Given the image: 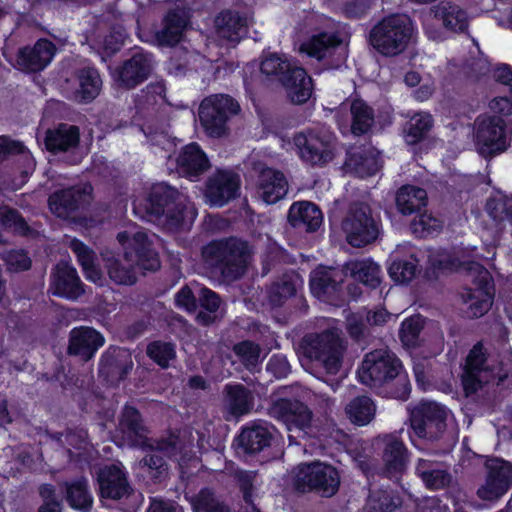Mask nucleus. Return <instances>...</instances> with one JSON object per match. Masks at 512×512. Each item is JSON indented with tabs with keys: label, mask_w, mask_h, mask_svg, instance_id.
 <instances>
[{
	"label": "nucleus",
	"mask_w": 512,
	"mask_h": 512,
	"mask_svg": "<svg viewBox=\"0 0 512 512\" xmlns=\"http://www.w3.org/2000/svg\"><path fill=\"white\" fill-rule=\"evenodd\" d=\"M156 443H148L138 446L145 452L139 460V467L144 470L154 482H162L168 476V463L166 459H172L184 449V441L178 431H169L158 438Z\"/></svg>",
	"instance_id": "8"
},
{
	"label": "nucleus",
	"mask_w": 512,
	"mask_h": 512,
	"mask_svg": "<svg viewBox=\"0 0 512 512\" xmlns=\"http://www.w3.org/2000/svg\"><path fill=\"white\" fill-rule=\"evenodd\" d=\"M222 394L223 412L227 421L250 413L254 407L253 392L242 384H227Z\"/></svg>",
	"instance_id": "27"
},
{
	"label": "nucleus",
	"mask_w": 512,
	"mask_h": 512,
	"mask_svg": "<svg viewBox=\"0 0 512 512\" xmlns=\"http://www.w3.org/2000/svg\"><path fill=\"white\" fill-rule=\"evenodd\" d=\"M51 278V289L56 295L74 300L85 291L76 269L66 262L56 265Z\"/></svg>",
	"instance_id": "32"
},
{
	"label": "nucleus",
	"mask_w": 512,
	"mask_h": 512,
	"mask_svg": "<svg viewBox=\"0 0 512 512\" xmlns=\"http://www.w3.org/2000/svg\"><path fill=\"white\" fill-rule=\"evenodd\" d=\"M433 127L432 116L428 113H417L404 126L405 140L414 145L427 137Z\"/></svg>",
	"instance_id": "50"
},
{
	"label": "nucleus",
	"mask_w": 512,
	"mask_h": 512,
	"mask_svg": "<svg viewBox=\"0 0 512 512\" xmlns=\"http://www.w3.org/2000/svg\"><path fill=\"white\" fill-rule=\"evenodd\" d=\"M344 270L346 277L349 275L371 289L377 288L382 282L381 268L371 259L349 261L344 265Z\"/></svg>",
	"instance_id": "43"
},
{
	"label": "nucleus",
	"mask_w": 512,
	"mask_h": 512,
	"mask_svg": "<svg viewBox=\"0 0 512 512\" xmlns=\"http://www.w3.org/2000/svg\"><path fill=\"white\" fill-rule=\"evenodd\" d=\"M133 365L132 355L128 349L110 346L101 356L99 375L111 385H117L126 379Z\"/></svg>",
	"instance_id": "22"
},
{
	"label": "nucleus",
	"mask_w": 512,
	"mask_h": 512,
	"mask_svg": "<svg viewBox=\"0 0 512 512\" xmlns=\"http://www.w3.org/2000/svg\"><path fill=\"white\" fill-rule=\"evenodd\" d=\"M97 481L103 498L118 500L128 496L132 491L126 473L121 467L114 464L100 469Z\"/></svg>",
	"instance_id": "30"
},
{
	"label": "nucleus",
	"mask_w": 512,
	"mask_h": 512,
	"mask_svg": "<svg viewBox=\"0 0 512 512\" xmlns=\"http://www.w3.org/2000/svg\"><path fill=\"white\" fill-rule=\"evenodd\" d=\"M423 324L424 321L420 316L410 317L402 323L399 336L405 346L415 347L418 345Z\"/></svg>",
	"instance_id": "59"
},
{
	"label": "nucleus",
	"mask_w": 512,
	"mask_h": 512,
	"mask_svg": "<svg viewBox=\"0 0 512 512\" xmlns=\"http://www.w3.org/2000/svg\"><path fill=\"white\" fill-rule=\"evenodd\" d=\"M55 44L41 38L34 45H27L18 49L14 66L25 73H37L44 70L55 56Z\"/></svg>",
	"instance_id": "21"
},
{
	"label": "nucleus",
	"mask_w": 512,
	"mask_h": 512,
	"mask_svg": "<svg viewBox=\"0 0 512 512\" xmlns=\"http://www.w3.org/2000/svg\"><path fill=\"white\" fill-rule=\"evenodd\" d=\"M493 376L487 349L478 342L469 351L462 374V385L466 396L475 394L484 384L489 383Z\"/></svg>",
	"instance_id": "17"
},
{
	"label": "nucleus",
	"mask_w": 512,
	"mask_h": 512,
	"mask_svg": "<svg viewBox=\"0 0 512 512\" xmlns=\"http://www.w3.org/2000/svg\"><path fill=\"white\" fill-rule=\"evenodd\" d=\"M375 411L374 402L367 396L354 398L346 407L349 419L358 425L368 424L374 418Z\"/></svg>",
	"instance_id": "53"
},
{
	"label": "nucleus",
	"mask_w": 512,
	"mask_h": 512,
	"mask_svg": "<svg viewBox=\"0 0 512 512\" xmlns=\"http://www.w3.org/2000/svg\"><path fill=\"white\" fill-rule=\"evenodd\" d=\"M146 353L162 368L169 366V361L176 357L175 346L170 342L153 341L148 344Z\"/></svg>",
	"instance_id": "58"
},
{
	"label": "nucleus",
	"mask_w": 512,
	"mask_h": 512,
	"mask_svg": "<svg viewBox=\"0 0 512 512\" xmlns=\"http://www.w3.org/2000/svg\"><path fill=\"white\" fill-rule=\"evenodd\" d=\"M301 282L298 274H284L270 286L268 291L269 304L272 307L283 306L288 299L296 295Z\"/></svg>",
	"instance_id": "48"
},
{
	"label": "nucleus",
	"mask_w": 512,
	"mask_h": 512,
	"mask_svg": "<svg viewBox=\"0 0 512 512\" xmlns=\"http://www.w3.org/2000/svg\"><path fill=\"white\" fill-rule=\"evenodd\" d=\"M358 376L364 385L379 389L385 396L406 400L410 394V382L402 362L389 350L376 349L366 354Z\"/></svg>",
	"instance_id": "1"
},
{
	"label": "nucleus",
	"mask_w": 512,
	"mask_h": 512,
	"mask_svg": "<svg viewBox=\"0 0 512 512\" xmlns=\"http://www.w3.org/2000/svg\"><path fill=\"white\" fill-rule=\"evenodd\" d=\"M474 288H465L460 293L461 311L468 319L485 315L491 308L494 285L489 271L477 262H467L462 267Z\"/></svg>",
	"instance_id": "6"
},
{
	"label": "nucleus",
	"mask_w": 512,
	"mask_h": 512,
	"mask_svg": "<svg viewBox=\"0 0 512 512\" xmlns=\"http://www.w3.org/2000/svg\"><path fill=\"white\" fill-rule=\"evenodd\" d=\"M240 111V106L231 96L215 94L206 97L199 107V120L209 137L221 138L228 134L229 119Z\"/></svg>",
	"instance_id": "11"
},
{
	"label": "nucleus",
	"mask_w": 512,
	"mask_h": 512,
	"mask_svg": "<svg viewBox=\"0 0 512 512\" xmlns=\"http://www.w3.org/2000/svg\"><path fill=\"white\" fill-rule=\"evenodd\" d=\"M79 143V128L61 123L57 128L48 130L45 137L46 148L53 152H65Z\"/></svg>",
	"instance_id": "44"
},
{
	"label": "nucleus",
	"mask_w": 512,
	"mask_h": 512,
	"mask_svg": "<svg viewBox=\"0 0 512 512\" xmlns=\"http://www.w3.org/2000/svg\"><path fill=\"white\" fill-rule=\"evenodd\" d=\"M21 157L27 168L34 166L33 157L29 149L22 141L13 139L8 135L0 136V163L10 160L14 157Z\"/></svg>",
	"instance_id": "52"
},
{
	"label": "nucleus",
	"mask_w": 512,
	"mask_h": 512,
	"mask_svg": "<svg viewBox=\"0 0 512 512\" xmlns=\"http://www.w3.org/2000/svg\"><path fill=\"white\" fill-rule=\"evenodd\" d=\"M240 180L237 174L219 171L206 183L205 196L213 206H223L237 196Z\"/></svg>",
	"instance_id": "26"
},
{
	"label": "nucleus",
	"mask_w": 512,
	"mask_h": 512,
	"mask_svg": "<svg viewBox=\"0 0 512 512\" xmlns=\"http://www.w3.org/2000/svg\"><path fill=\"white\" fill-rule=\"evenodd\" d=\"M193 512H232L230 506L215 490L204 487L197 493L185 495Z\"/></svg>",
	"instance_id": "45"
},
{
	"label": "nucleus",
	"mask_w": 512,
	"mask_h": 512,
	"mask_svg": "<svg viewBox=\"0 0 512 512\" xmlns=\"http://www.w3.org/2000/svg\"><path fill=\"white\" fill-rule=\"evenodd\" d=\"M346 273L342 268L318 266L310 274L312 294L321 301L338 305L341 301L342 285Z\"/></svg>",
	"instance_id": "19"
},
{
	"label": "nucleus",
	"mask_w": 512,
	"mask_h": 512,
	"mask_svg": "<svg viewBox=\"0 0 512 512\" xmlns=\"http://www.w3.org/2000/svg\"><path fill=\"white\" fill-rule=\"evenodd\" d=\"M210 166L205 152L196 143L186 145L177 158L179 175L191 181H198Z\"/></svg>",
	"instance_id": "31"
},
{
	"label": "nucleus",
	"mask_w": 512,
	"mask_h": 512,
	"mask_svg": "<svg viewBox=\"0 0 512 512\" xmlns=\"http://www.w3.org/2000/svg\"><path fill=\"white\" fill-rule=\"evenodd\" d=\"M105 343L104 336L92 327L80 326L69 332L67 354L90 361Z\"/></svg>",
	"instance_id": "23"
},
{
	"label": "nucleus",
	"mask_w": 512,
	"mask_h": 512,
	"mask_svg": "<svg viewBox=\"0 0 512 512\" xmlns=\"http://www.w3.org/2000/svg\"><path fill=\"white\" fill-rule=\"evenodd\" d=\"M119 429L132 447L156 443L154 437L148 436L149 428L135 407L126 405L123 408L119 419Z\"/></svg>",
	"instance_id": "29"
},
{
	"label": "nucleus",
	"mask_w": 512,
	"mask_h": 512,
	"mask_svg": "<svg viewBox=\"0 0 512 512\" xmlns=\"http://www.w3.org/2000/svg\"><path fill=\"white\" fill-rule=\"evenodd\" d=\"M485 483L477 490V496L485 501H496L502 497L512 483V466L500 459L486 462Z\"/></svg>",
	"instance_id": "20"
},
{
	"label": "nucleus",
	"mask_w": 512,
	"mask_h": 512,
	"mask_svg": "<svg viewBox=\"0 0 512 512\" xmlns=\"http://www.w3.org/2000/svg\"><path fill=\"white\" fill-rule=\"evenodd\" d=\"M427 192L423 188L406 185L396 195V205L400 213L410 215L418 213L427 205Z\"/></svg>",
	"instance_id": "49"
},
{
	"label": "nucleus",
	"mask_w": 512,
	"mask_h": 512,
	"mask_svg": "<svg viewBox=\"0 0 512 512\" xmlns=\"http://www.w3.org/2000/svg\"><path fill=\"white\" fill-rule=\"evenodd\" d=\"M291 479L297 492H315L324 497L336 494L340 485L337 469L321 462L297 465L291 470Z\"/></svg>",
	"instance_id": "9"
},
{
	"label": "nucleus",
	"mask_w": 512,
	"mask_h": 512,
	"mask_svg": "<svg viewBox=\"0 0 512 512\" xmlns=\"http://www.w3.org/2000/svg\"><path fill=\"white\" fill-rule=\"evenodd\" d=\"M133 245L134 251L126 249L122 253H115L105 249L101 252L107 274L117 285H134L143 270L156 271L160 267L157 253L146 233H134Z\"/></svg>",
	"instance_id": "2"
},
{
	"label": "nucleus",
	"mask_w": 512,
	"mask_h": 512,
	"mask_svg": "<svg viewBox=\"0 0 512 512\" xmlns=\"http://www.w3.org/2000/svg\"><path fill=\"white\" fill-rule=\"evenodd\" d=\"M67 503L76 510L82 512L90 511L93 504V497L88 490V483L85 478L74 481H66L61 485Z\"/></svg>",
	"instance_id": "47"
},
{
	"label": "nucleus",
	"mask_w": 512,
	"mask_h": 512,
	"mask_svg": "<svg viewBox=\"0 0 512 512\" xmlns=\"http://www.w3.org/2000/svg\"><path fill=\"white\" fill-rule=\"evenodd\" d=\"M289 223L297 229L315 232L322 224L323 215L314 203L309 201L295 202L288 212Z\"/></svg>",
	"instance_id": "38"
},
{
	"label": "nucleus",
	"mask_w": 512,
	"mask_h": 512,
	"mask_svg": "<svg viewBox=\"0 0 512 512\" xmlns=\"http://www.w3.org/2000/svg\"><path fill=\"white\" fill-rule=\"evenodd\" d=\"M233 478L242 493L245 503L252 505L253 510H256V507L253 503V498L256 491L255 483L257 480V472L236 469L233 473Z\"/></svg>",
	"instance_id": "57"
},
{
	"label": "nucleus",
	"mask_w": 512,
	"mask_h": 512,
	"mask_svg": "<svg viewBox=\"0 0 512 512\" xmlns=\"http://www.w3.org/2000/svg\"><path fill=\"white\" fill-rule=\"evenodd\" d=\"M232 351L248 371L253 372L261 362L262 349L259 344L244 340L233 345Z\"/></svg>",
	"instance_id": "55"
},
{
	"label": "nucleus",
	"mask_w": 512,
	"mask_h": 512,
	"mask_svg": "<svg viewBox=\"0 0 512 512\" xmlns=\"http://www.w3.org/2000/svg\"><path fill=\"white\" fill-rule=\"evenodd\" d=\"M0 223L6 229H10L21 235L29 231L28 224L17 210L5 209L0 212Z\"/></svg>",
	"instance_id": "63"
},
{
	"label": "nucleus",
	"mask_w": 512,
	"mask_h": 512,
	"mask_svg": "<svg viewBox=\"0 0 512 512\" xmlns=\"http://www.w3.org/2000/svg\"><path fill=\"white\" fill-rule=\"evenodd\" d=\"M253 254V247L238 237L215 240L202 248L205 265L225 283L241 279Z\"/></svg>",
	"instance_id": "3"
},
{
	"label": "nucleus",
	"mask_w": 512,
	"mask_h": 512,
	"mask_svg": "<svg viewBox=\"0 0 512 512\" xmlns=\"http://www.w3.org/2000/svg\"><path fill=\"white\" fill-rule=\"evenodd\" d=\"M134 211L149 222H159L169 229L180 228L190 213L186 197L166 183H158L144 202L134 206Z\"/></svg>",
	"instance_id": "4"
},
{
	"label": "nucleus",
	"mask_w": 512,
	"mask_h": 512,
	"mask_svg": "<svg viewBox=\"0 0 512 512\" xmlns=\"http://www.w3.org/2000/svg\"><path fill=\"white\" fill-rule=\"evenodd\" d=\"M198 300L202 310L196 316V320L203 326H210L220 322L226 313L225 303L220 296L208 288H201Z\"/></svg>",
	"instance_id": "41"
},
{
	"label": "nucleus",
	"mask_w": 512,
	"mask_h": 512,
	"mask_svg": "<svg viewBox=\"0 0 512 512\" xmlns=\"http://www.w3.org/2000/svg\"><path fill=\"white\" fill-rule=\"evenodd\" d=\"M412 24L406 15L395 14L385 17L370 32L372 46L384 56L402 53L411 38Z\"/></svg>",
	"instance_id": "10"
},
{
	"label": "nucleus",
	"mask_w": 512,
	"mask_h": 512,
	"mask_svg": "<svg viewBox=\"0 0 512 512\" xmlns=\"http://www.w3.org/2000/svg\"><path fill=\"white\" fill-rule=\"evenodd\" d=\"M415 472L430 490L445 489L451 485L453 480L446 464L430 458L420 457Z\"/></svg>",
	"instance_id": "35"
},
{
	"label": "nucleus",
	"mask_w": 512,
	"mask_h": 512,
	"mask_svg": "<svg viewBox=\"0 0 512 512\" xmlns=\"http://www.w3.org/2000/svg\"><path fill=\"white\" fill-rule=\"evenodd\" d=\"M350 111L352 114L351 130L355 135H362L368 132L374 123V113L363 100L356 99L352 102Z\"/></svg>",
	"instance_id": "54"
},
{
	"label": "nucleus",
	"mask_w": 512,
	"mask_h": 512,
	"mask_svg": "<svg viewBox=\"0 0 512 512\" xmlns=\"http://www.w3.org/2000/svg\"><path fill=\"white\" fill-rule=\"evenodd\" d=\"M295 67L296 65L290 63L286 58L276 53H270L263 58L260 70L270 80L281 83L282 78L286 77Z\"/></svg>",
	"instance_id": "51"
},
{
	"label": "nucleus",
	"mask_w": 512,
	"mask_h": 512,
	"mask_svg": "<svg viewBox=\"0 0 512 512\" xmlns=\"http://www.w3.org/2000/svg\"><path fill=\"white\" fill-rule=\"evenodd\" d=\"M39 496L41 497L42 504L37 512H62L63 503L53 485L42 484L39 487Z\"/></svg>",
	"instance_id": "61"
},
{
	"label": "nucleus",
	"mask_w": 512,
	"mask_h": 512,
	"mask_svg": "<svg viewBox=\"0 0 512 512\" xmlns=\"http://www.w3.org/2000/svg\"><path fill=\"white\" fill-rule=\"evenodd\" d=\"M416 259L411 257L409 260H395L389 267V274L397 282L411 281L417 272Z\"/></svg>",
	"instance_id": "60"
},
{
	"label": "nucleus",
	"mask_w": 512,
	"mask_h": 512,
	"mask_svg": "<svg viewBox=\"0 0 512 512\" xmlns=\"http://www.w3.org/2000/svg\"><path fill=\"white\" fill-rule=\"evenodd\" d=\"M273 435L265 423L244 427L237 437V446L244 454L254 455L269 447Z\"/></svg>",
	"instance_id": "36"
},
{
	"label": "nucleus",
	"mask_w": 512,
	"mask_h": 512,
	"mask_svg": "<svg viewBox=\"0 0 512 512\" xmlns=\"http://www.w3.org/2000/svg\"><path fill=\"white\" fill-rule=\"evenodd\" d=\"M280 83L288 100L295 105L306 103L312 94V79L302 67L296 66Z\"/></svg>",
	"instance_id": "37"
},
{
	"label": "nucleus",
	"mask_w": 512,
	"mask_h": 512,
	"mask_svg": "<svg viewBox=\"0 0 512 512\" xmlns=\"http://www.w3.org/2000/svg\"><path fill=\"white\" fill-rule=\"evenodd\" d=\"M402 505V499L393 491L375 490L368 498L370 512H393Z\"/></svg>",
	"instance_id": "56"
},
{
	"label": "nucleus",
	"mask_w": 512,
	"mask_h": 512,
	"mask_svg": "<svg viewBox=\"0 0 512 512\" xmlns=\"http://www.w3.org/2000/svg\"><path fill=\"white\" fill-rule=\"evenodd\" d=\"M382 460L383 467L379 470V475L398 482L406 471L408 450L397 437L392 435L386 436Z\"/></svg>",
	"instance_id": "24"
},
{
	"label": "nucleus",
	"mask_w": 512,
	"mask_h": 512,
	"mask_svg": "<svg viewBox=\"0 0 512 512\" xmlns=\"http://www.w3.org/2000/svg\"><path fill=\"white\" fill-rule=\"evenodd\" d=\"M155 59L150 52L138 49L124 60L114 72V80L118 87L133 89L146 81L154 70Z\"/></svg>",
	"instance_id": "16"
},
{
	"label": "nucleus",
	"mask_w": 512,
	"mask_h": 512,
	"mask_svg": "<svg viewBox=\"0 0 512 512\" xmlns=\"http://www.w3.org/2000/svg\"><path fill=\"white\" fill-rule=\"evenodd\" d=\"M301 348L304 357L309 360L311 368L319 377L339 372L345 347L337 331L307 334L302 339Z\"/></svg>",
	"instance_id": "5"
},
{
	"label": "nucleus",
	"mask_w": 512,
	"mask_h": 512,
	"mask_svg": "<svg viewBox=\"0 0 512 512\" xmlns=\"http://www.w3.org/2000/svg\"><path fill=\"white\" fill-rule=\"evenodd\" d=\"M434 18L451 32H464L468 28L467 13L457 4L441 1L431 8Z\"/></svg>",
	"instance_id": "40"
},
{
	"label": "nucleus",
	"mask_w": 512,
	"mask_h": 512,
	"mask_svg": "<svg viewBox=\"0 0 512 512\" xmlns=\"http://www.w3.org/2000/svg\"><path fill=\"white\" fill-rule=\"evenodd\" d=\"M256 188L260 199L267 204H274L286 196L288 182L281 171L262 167L258 173Z\"/></svg>",
	"instance_id": "28"
},
{
	"label": "nucleus",
	"mask_w": 512,
	"mask_h": 512,
	"mask_svg": "<svg viewBox=\"0 0 512 512\" xmlns=\"http://www.w3.org/2000/svg\"><path fill=\"white\" fill-rule=\"evenodd\" d=\"M344 166L359 177H368L378 172L382 166L379 152L375 149H355L347 153Z\"/></svg>",
	"instance_id": "39"
},
{
	"label": "nucleus",
	"mask_w": 512,
	"mask_h": 512,
	"mask_svg": "<svg viewBox=\"0 0 512 512\" xmlns=\"http://www.w3.org/2000/svg\"><path fill=\"white\" fill-rule=\"evenodd\" d=\"M475 124L476 143L482 156L491 157L507 149L505 122L500 116L478 117Z\"/></svg>",
	"instance_id": "18"
},
{
	"label": "nucleus",
	"mask_w": 512,
	"mask_h": 512,
	"mask_svg": "<svg viewBox=\"0 0 512 512\" xmlns=\"http://www.w3.org/2000/svg\"><path fill=\"white\" fill-rule=\"evenodd\" d=\"M78 87L74 92V98L78 102H90L96 98L102 87V80L98 71L94 68H83L76 73Z\"/></svg>",
	"instance_id": "46"
},
{
	"label": "nucleus",
	"mask_w": 512,
	"mask_h": 512,
	"mask_svg": "<svg viewBox=\"0 0 512 512\" xmlns=\"http://www.w3.org/2000/svg\"><path fill=\"white\" fill-rule=\"evenodd\" d=\"M268 414L285 425L289 432L290 444L299 445L302 439L311 435L314 413L306 403L298 399L286 397L272 399Z\"/></svg>",
	"instance_id": "7"
},
{
	"label": "nucleus",
	"mask_w": 512,
	"mask_h": 512,
	"mask_svg": "<svg viewBox=\"0 0 512 512\" xmlns=\"http://www.w3.org/2000/svg\"><path fill=\"white\" fill-rule=\"evenodd\" d=\"M341 227L347 242L353 247H364L379 236V227L370 206L364 202L350 204Z\"/></svg>",
	"instance_id": "12"
},
{
	"label": "nucleus",
	"mask_w": 512,
	"mask_h": 512,
	"mask_svg": "<svg viewBox=\"0 0 512 512\" xmlns=\"http://www.w3.org/2000/svg\"><path fill=\"white\" fill-rule=\"evenodd\" d=\"M293 143L301 159L311 166H323L334 158L335 136L324 130L296 133Z\"/></svg>",
	"instance_id": "13"
},
{
	"label": "nucleus",
	"mask_w": 512,
	"mask_h": 512,
	"mask_svg": "<svg viewBox=\"0 0 512 512\" xmlns=\"http://www.w3.org/2000/svg\"><path fill=\"white\" fill-rule=\"evenodd\" d=\"M301 50L322 61L326 69L339 68L347 58V46L334 33L313 35L307 43L302 44Z\"/></svg>",
	"instance_id": "15"
},
{
	"label": "nucleus",
	"mask_w": 512,
	"mask_h": 512,
	"mask_svg": "<svg viewBox=\"0 0 512 512\" xmlns=\"http://www.w3.org/2000/svg\"><path fill=\"white\" fill-rule=\"evenodd\" d=\"M440 227V221L427 213H420L410 224L412 232L417 237H426L438 231Z\"/></svg>",
	"instance_id": "62"
},
{
	"label": "nucleus",
	"mask_w": 512,
	"mask_h": 512,
	"mask_svg": "<svg viewBox=\"0 0 512 512\" xmlns=\"http://www.w3.org/2000/svg\"><path fill=\"white\" fill-rule=\"evenodd\" d=\"M215 26L220 37L239 42L247 33L248 20L238 11L224 10L216 17Z\"/></svg>",
	"instance_id": "42"
},
{
	"label": "nucleus",
	"mask_w": 512,
	"mask_h": 512,
	"mask_svg": "<svg viewBox=\"0 0 512 512\" xmlns=\"http://www.w3.org/2000/svg\"><path fill=\"white\" fill-rule=\"evenodd\" d=\"M91 190L92 187L86 184L56 191L49 197L50 209L58 217L66 218L89 203Z\"/></svg>",
	"instance_id": "25"
},
{
	"label": "nucleus",
	"mask_w": 512,
	"mask_h": 512,
	"mask_svg": "<svg viewBox=\"0 0 512 512\" xmlns=\"http://www.w3.org/2000/svg\"><path fill=\"white\" fill-rule=\"evenodd\" d=\"M447 409L436 402H421L410 412V424L414 433L430 442L442 438L447 428Z\"/></svg>",
	"instance_id": "14"
},
{
	"label": "nucleus",
	"mask_w": 512,
	"mask_h": 512,
	"mask_svg": "<svg viewBox=\"0 0 512 512\" xmlns=\"http://www.w3.org/2000/svg\"><path fill=\"white\" fill-rule=\"evenodd\" d=\"M7 269L13 272H21L30 269L32 261L23 250H11L3 257Z\"/></svg>",
	"instance_id": "64"
},
{
	"label": "nucleus",
	"mask_w": 512,
	"mask_h": 512,
	"mask_svg": "<svg viewBox=\"0 0 512 512\" xmlns=\"http://www.w3.org/2000/svg\"><path fill=\"white\" fill-rule=\"evenodd\" d=\"M141 130L153 145L160 146L165 151H171L175 146L165 110L149 114L141 125Z\"/></svg>",
	"instance_id": "34"
},
{
	"label": "nucleus",
	"mask_w": 512,
	"mask_h": 512,
	"mask_svg": "<svg viewBox=\"0 0 512 512\" xmlns=\"http://www.w3.org/2000/svg\"><path fill=\"white\" fill-rule=\"evenodd\" d=\"M188 25L186 13L181 9H173L163 17L160 27L154 33L159 46H175L183 38Z\"/></svg>",
	"instance_id": "33"
}]
</instances>
